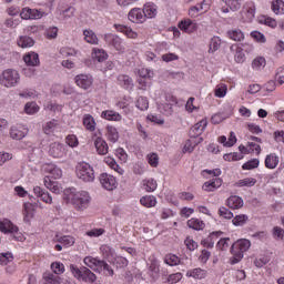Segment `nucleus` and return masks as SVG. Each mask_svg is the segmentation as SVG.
<instances>
[{"instance_id": "1", "label": "nucleus", "mask_w": 284, "mask_h": 284, "mask_svg": "<svg viewBox=\"0 0 284 284\" xmlns=\"http://www.w3.org/2000/svg\"><path fill=\"white\" fill-rule=\"evenodd\" d=\"M63 199L67 203H71L77 212H84V210H88V207H90V202L92 201L88 191L74 192L72 190H65Z\"/></svg>"}, {"instance_id": "2", "label": "nucleus", "mask_w": 284, "mask_h": 284, "mask_svg": "<svg viewBox=\"0 0 284 284\" xmlns=\"http://www.w3.org/2000/svg\"><path fill=\"white\" fill-rule=\"evenodd\" d=\"M250 247H252V242L246 239L237 240L235 243H233L231 246V265H236V263H241V261H243V254H245V252H247Z\"/></svg>"}, {"instance_id": "3", "label": "nucleus", "mask_w": 284, "mask_h": 284, "mask_svg": "<svg viewBox=\"0 0 284 284\" xmlns=\"http://www.w3.org/2000/svg\"><path fill=\"white\" fill-rule=\"evenodd\" d=\"M75 174L78 179L84 183H92V181H94V169L87 162L78 163Z\"/></svg>"}, {"instance_id": "4", "label": "nucleus", "mask_w": 284, "mask_h": 284, "mask_svg": "<svg viewBox=\"0 0 284 284\" xmlns=\"http://www.w3.org/2000/svg\"><path fill=\"white\" fill-rule=\"evenodd\" d=\"M70 272L78 281H83L84 283H94V281H97V275L85 266L79 268L71 264Z\"/></svg>"}, {"instance_id": "5", "label": "nucleus", "mask_w": 284, "mask_h": 284, "mask_svg": "<svg viewBox=\"0 0 284 284\" xmlns=\"http://www.w3.org/2000/svg\"><path fill=\"white\" fill-rule=\"evenodd\" d=\"M19 81H21V75L17 70L12 69L4 70L0 77V83L4 88H14L19 85Z\"/></svg>"}, {"instance_id": "6", "label": "nucleus", "mask_w": 284, "mask_h": 284, "mask_svg": "<svg viewBox=\"0 0 284 284\" xmlns=\"http://www.w3.org/2000/svg\"><path fill=\"white\" fill-rule=\"evenodd\" d=\"M0 232L3 234H11V241H21V236H17V234H19V226L12 224L8 219L0 220Z\"/></svg>"}, {"instance_id": "7", "label": "nucleus", "mask_w": 284, "mask_h": 284, "mask_svg": "<svg viewBox=\"0 0 284 284\" xmlns=\"http://www.w3.org/2000/svg\"><path fill=\"white\" fill-rule=\"evenodd\" d=\"M104 40L109 45H112L118 52L123 54L125 52V47L123 45V41L119 36H114L112 33H108L104 36Z\"/></svg>"}, {"instance_id": "8", "label": "nucleus", "mask_w": 284, "mask_h": 284, "mask_svg": "<svg viewBox=\"0 0 284 284\" xmlns=\"http://www.w3.org/2000/svg\"><path fill=\"white\" fill-rule=\"evenodd\" d=\"M100 183L104 190L108 192H112V190H116V178L110 175L108 173H102L100 175Z\"/></svg>"}, {"instance_id": "9", "label": "nucleus", "mask_w": 284, "mask_h": 284, "mask_svg": "<svg viewBox=\"0 0 284 284\" xmlns=\"http://www.w3.org/2000/svg\"><path fill=\"white\" fill-rule=\"evenodd\" d=\"M65 145L59 142H53L49 145V154L53 159H63L65 156Z\"/></svg>"}, {"instance_id": "10", "label": "nucleus", "mask_w": 284, "mask_h": 284, "mask_svg": "<svg viewBox=\"0 0 284 284\" xmlns=\"http://www.w3.org/2000/svg\"><path fill=\"white\" fill-rule=\"evenodd\" d=\"M129 21H131L132 23H144L145 21V14L143 9L141 8H133L129 14Z\"/></svg>"}, {"instance_id": "11", "label": "nucleus", "mask_w": 284, "mask_h": 284, "mask_svg": "<svg viewBox=\"0 0 284 284\" xmlns=\"http://www.w3.org/2000/svg\"><path fill=\"white\" fill-rule=\"evenodd\" d=\"M93 81L92 75L79 74L75 77V83L82 90H89V88H92Z\"/></svg>"}, {"instance_id": "12", "label": "nucleus", "mask_w": 284, "mask_h": 284, "mask_svg": "<svg viewBox=\"0 0 284 284\" xmlns=\"http://www.w3.org/2000/svg\"><path fill=\"white\" fill-rule=\"evenodd\" d=\"M45 14L44 12H41L38 9H30V8H23L20 12L21 19L28 20V19H41Z\"/></svg>"}, {"instance_id": "13", "label": "nucleus", "mask_w": 284, "mask_h": 284, "mask_svg": "<svg viewBox=\"0 0 284 284\" xmlns=\"http://www.w3.org/2000/svg\"><path fill=\"white\" fill-rule=\"evenodd\" d=\"M207 128V120H201L195 125H193L189 132L191 139H196V136H201L203 132Z\"/></svg>"}, {"instance_id": "14", "label": "nucleus", "mask_w": 284, "mask_h": 284, "mask_svg": "<svg viewBox=\"0 0 284 284\" xmlns=\"http://www.w3.org/2000/svg\"><path fill=\"white\" fill-rule=\"evenodd\" d=\"M243 14V19L244 21H252V19H254V16L256 14V7L250 2L247 3L246 6L243 7V10H242Z\"/></svg>"}, {"instance_id": "15", "label": "nucleus", "mask_w": 284, "mask_h": 284, "mask_svg": "<svg viewBox=\"0 0 284 284\" xmlns=\"http://www.w3.org/2000/svg\"><path fill=\"white\" fill-rule=\"evenodd\" d=\"M28 134V129L23 126H12L10 131L11 139H16V141H21V139L26 138Z\"/></svg>"}, {"instance_id": "16", "label": "nucleus", "mask_w": 284, "mask_h": 284, "mask_svg": "<svg viewBox=\"0 0 284 284\" xmlns=\"http://www.w3.org/2000/svg\"><path fill=\"white\" fill-rule=\"evenodd\" d=\"M142 10L144 12V19H154V17H156V14L159 12L156 4H154L152 2L144 4Z\"/></svg>"}, {"instance_id": "17", "label": "nucleus", "mask_w": 284, "mask_h": 284, "mask_svg": "<svg viewBox=\"0 0 284 284\" xmlns=\"http://www.w3.org/2000/svg\"><path fill=\"white\" fill-rule=\"evenodd\" d=\"M44 186L53 194H61V186H59V182L52 181L50 176H45L43 180Z\"/></svg>"}, {"instance_id": "18", "label": "nucleus", "mask_w": 284, "mask_h": 284, "mask_svg": "<svg viewBox=\"0 0 284 284\" xmlns=\"http://www.w3.org/2000/svg\"><path fill=\"white\" fill-rule=\"evenodd\" d=\"M114 28L118 32H122V34H125L128 39H136V37H139V33L133 31L130 27L123 24H114Z\"/></svg>"}, {"instance_id": "19", "label": "nucleus", "mask_w": 284, "mask_h": 284, "mask_svg": "<svg viewBox=\"0 0 284 284\" xmlns=\"http://www.w3.org/2000/svg\"><path fill=\"white\" fill-rule=\"evenodd\" d=\"M33 192L38 199H41V201H43V203L52 204V195H50V193L48 192H44L41 186L33 187Z\"/></svg>"}, {"instance_id": "20", "label": "nucleus", "mask_w": 284, "mask_h": 284, "mask_svg": "<svg viewBox=\"0 0 284 284\" xmlns=\"http://www.w3.org/2000/svg\"><path fill=\"white\" fill-rule=\"evenodd\" d=\"M231 52L234 53V60L237 63H245V53H243V47H239L236 44L231 45L230 48Z\"/></svg>"}, {"instance_id": "21", "label": "nucleus", "mask_w": 284, "mask_h": 284, "mask_svg": "<svg viewBox=\"0 0 284 284\" xmlns=\"http://www.w3.org/2000/svg\"><path fill=\"white\" fill-rule=\"evenodd\" d=\"M227 205L231 210H241V207L244 205V202L241 196L232 195L227 199Z\"/></svg>"}, {"instance_id": "22", "label": "nucleus", "mask_w": 284, "mask_h": 284, "mask_svg": "<svg viewBox=\"0 0 284 284\" xmlns=\"http://www.w3.org/2000/svg\"><path fill=\"white\" fill-rule=\"evenodd\" d=\"M118 83L121 88H124V90H130V88L134 85V81L128 74L118 75Z\"/></svg>"}, {"instance_id": "23", "label": "nucleus", "mask_w": 284, "mask_h": 284, "mask_svg": "<svg viewBox=\"0 0 284 284\" xmlns=\"http://www.w3.org/2000/svg\"><path fill=\"white\" fill-rule=\"evenodd\" d=\"M94 145L97 149L98 154L105 156L108 154V142L103 140V138H97L94 140Z\"/></svg>"}, {"instance_id": "24", "label": "nucleus", "mask_w": 284, "mask_h": 284, "mask_svg": "<svg viewBox=\"0 0 284 284\" xmlns=\"http://www.w3.org/2000/svg\"><path fill=\"white\" fill-rule=\"evenodd\" d=\"M221 234H223V232H221V231H216V232L211 233L207 236V239L202 241L204 247H209V248L214 247V243H216V241L219 240V236H221Z\"/></svg>"}, {"instance_id": "25", "label": "nucleus", "mask_w": 284, "mask_h": 284, "mask_svg": "<svg viewBox=\"0 0 284 284\" xmlns=\"http://www.w3.org/2000/svg\"><path fill=\"white\" fill-rule=\"evenodd\" d=\"M179 28L183 30V32H194V30H196V23L191 19H185L179 23Z\"/></svg>"}, {"instance_id": "26", "label": "nucleus", "mask_w": 284, "mask_h": 284, "mask_svg": "<svg viewBox=\"0 0 284 284\" xmlns=\"http://www.w3.org/2000/svg\"><path fill=\"white\" fill-rule=\"evenodd\" d=\"M277 165H278V156L276 153H271L266 155L265 168H267L268 170H276Z\"/></svg>"}, {"instance_id": "27", "label": "nucleus", "mask_w": 284, "mask_h": 284, "mask_svg": "<svg viewBox=\"0 0 284 284\" xmlns=\"http://www.w3.org/2000/svg\"><path fill=\"white\" fill-rule=\"evenodd\" d=\"M23 61L27 65L34 68L36 65H39V54L36 52L28 53L23 57Z\"/></svg>"}, {"instance_id": "28", "label": "nucleus", "mask_w": 284, "mask_h": 284, "mask_svg": "<svg viewBox=\"0 0 284 284\" xmlns=\"http://www.w3.org/2000/svg\"><path fill=\"white\" fill-rule=\"evenodd\" d=\"M216 187H221V179L210 180V181L205 182L202 186V189L205 192H214V190H216Z\"/></svg>"}, {"instance_id": "29", "label": "nucleus", "mask_w": 284, "mask_h": 284, "mask_svg": "<svg viewBox=\"0 0 284 284\" xmlns=\"http://www.w3.org/2000/svg\"><path fill=\"white\" fill-rule=\"evenodd\" d=\"M83 125L89 132H94L97 130V122L94 121V118L90 114H85L83 116Z\"/></svg>"}, {"instance_id": "30", "label": "nucleus", "mask_w": 284, "mask_h": 284, "mask_svg": "<svg viewBox=\"0 0 284 284\" xmlns=\"http://www.w3.org/2000/svg\"><path fill=\"white\" fill-rule=\"evenodd\" d=\"M92 59L98 63H103V61L108 60V53L103 49H93Z\"/></svg>"}, {"instance_id": "31", "label": "nucleus", "mask_w": 284, "mask_h": 284, "mask_svg": "<svg viewBox=\"0 0 284 284\" xmlns=\"http://www.w3.org/2000/svg\"><path fill=\"white\" fill-rule=\"evenodd\" d=\"M84 265H87L91 270H94V272H99V267L101 265V260L94 258L92 256H87L84 258Z\"/></svg>"}, {"instance_id": "32", "label": "nucleus", "mask_w": 284, "mask_h": 284, "mask_svg": "<svg viewBox=\"0 0 284 284\" xmlns=\"http://www.w3.org/2000/svg\"><path fill=\"white\" fill-rule=\"evenodd\" d=\"M141 205L144 207H156V196L154 195H145L140 200Z\"/></svg>"}, {"instance_id": "33", "label": "nucleus", "mask_w": 284, "mask_h": 284, "mask_svg": "<svg viewBox=\"0 0 284 284\" xmlns=\"http://www.w3.org/2000/svg\"><path fill=\"white\" fill-rule=\"evenodd\" d=\"M83 34L87 43H91V45H97V43H99V38L97 37V33H94V31L85 29L83 31Z\"/></svg>"}, {"instance_id": "34", "label": "nucleus", "mask_w": 284, "mask_h": 284, "mask_svg": "<svg viewBox=\"0 0 284 284\" xmlns=\"http://www.w3.org/2000/svg\"><path fill=\"white\" fill-rule=\"evenodd\" d=\"M186 276L193 277V278H205L207 276V271L202 268H193L191 271L186 272Z\"/></svg>"}, {"instance_id": "35", "label": "nucleus", "mask_w": 284, "mask_h": 284, "mask_svg": "<svg viewBox=\"0 0 284 284\" xmlns=\"http://www.w3.org/2000/svg\"><path fill=\"white\" fill-rule=\"evenodd\" d=\"M59 129V121L52 120L44 124L43 132L44 134H53Z\"/></svg>"}, {"instance_id": "36", "label": "nucleus", "mask_w": 284, "mask_h": 284, "mask_svg": "<svg viewBox=\"0 0 284 284\" xmlns=\"http://www.w3.org/2000/svg\"><path fill=\"white\" fill-rule=\"evenodd\" d=\"M108 141L111 143H116L119 141V131L114 126H106Z\"/></svg>"}, {"instance_id": "37", "label": "nucleus", "mask_w": 284, "mask_h": 284, "mask_svg": "<svg viewBox=\"0 0 284 284\" xmlns=\"http://www.w3.org/2000/svg\"><path fill=\"white\" fill-rule=\"evenodd\" d=\"M210 9V4H207L205 1H203L199 7H191L189 10L190 17H196L201 10H204V12H207Z\"/></svg>"}, {"instance_id": "38", "label": "nucleus", "mask_w": 284, "mask_h": 284, "mask_svg": "<svg viewBox=\"0 0 284 284\" xmlns=\"http://www.w3.org/2000/svg\"><path fill=\"white\" fill-rule=\"evenodd\" d=\"M43 284H61V277L52 273H44Z\"/></svg>"}, {"instance_id": "39", "label": "nucleus", "mask_w": 284, "mask_h": 284, "mask_svg": "<svg viewBox=\"0 0 284 284\" xmlns=\"http://www.w3.org/2000/svg\"><path fill=\"white\" fill-rule=\"evenodd\" d=\"M229 39H232V41H243L245 39V34L241 29H234L231 31H227Z\"/></svg>"}, {"instance_id": "40", "label": "nucleus", "mask_w": 284, "mask_h": 284, "mask_svg": "<svg viewBox=\"0 0 284 284\" xmlns=\"http://www.w3.org/2000/svg\"><path fill=\"white\" fill-rule=\"evenodd\" d=\"M98 272L99 274L104 272L105 276H114V270H112V267L105 261H100Z\"/></svg>"}, {"instance_id": "41", "label": "nucleus", "mask_w": 284, "mask_h": 284, "mask_svg": "<svg viewBox=\"0 0 284 284\" xmlns=\"http://www.w3.org/2000/svg\"><path fill=\"white\" fill-rule=\"evenodd\" d=\"M102 119H106V121H121V114L114 111H103L101 114Z\"/></svg>"}, {"instance_id": "42", "label": "nucleus", "mask_w": 284, "mask_h": 284, "mask_svg": "<svg viewBox=\"0 0 284 284\" xmlns=\"http://www.w3.org/2000/svg\"><path fill=\"white\" fill-rule=\"evenodd\" d=\"M221 48V38L213 37L209 44V54H214Z\"/></svg>"}, {"instance_id": "43", "label": "nucleus", "mask_w": 284, "mask_h": 284, "mask_svg": "<svg viewBox=\"0 0 284 284\" xmlns=\"http://www.w3.org/2000/svg\"><path fill=\"white\" fill-rule=\"evenodd\" d=\"M18 45L20 48H32V45H34V40L28 36L20 37Z\"/></svg>"}, {"instance_id": "44", "label": "nucleus", "mask_w": 284, "mask_h": 284, "mask_svg": "<svg viewBox=\"0 0 284 284\" xmlns=\"http://www.w3.org/2000/svg\"><path fill=\"white\" fill-rule=\"evenodd\" d=\"M187 226L191 227V230H203L205 227V223L199 219H191L187 221Z\"/></svg>"}, {"instance_id": "45", "label": "nucleus", "mask_w": 284, "mask_h": 284, "mask_svg": "<svg viewBox=\"0 0 284 284\" xmlns=\"http://www.w3.org/2000/svg\"><path fill=\"white\" fill-rule=\"evenodd\" d=\"M267 65V62L265 61V58L263 57H257L252 61V68L253 70H263Z\"/></svg>"}, {"instance_id": "46", "label": "nucleus", "mask_w": 284, "mask_h": 284, "mask_svg": "<svg viewBox=\"0 0 284 284\" xmlns=\"http://www.w3.org/2000/svg\"><path fill=\"white\" fill-rule=\"evenodd\" d=\"M272 10L275 14H284V1L283 0H274L272 2Z\"/></svg>"}, {"instance_id": "47", "label": "nucleus", "mask_w": 284, "mask_h": 284, "mask_svg": "<svg viewBox=\"0 0 284 284\" xmlns=\"http://www.w3.org/2000/svg\"><path fill=\"white\" fill-rule=\"evenodd\" d=\"M158 185L159 184L156 183V180H154V179H149V180L143 181V189L145 190V192H154V190H156Z\"/></svg>"}, {"instance_id": "48", "label": "nucleus", "mask_w": 284, "mask_h": 284, "mask_svg": "<svg viewBox=\"0 0 284 284\" xmlns=\"http://www.w3.org/2000/svg\"><path fill=\"white\" fill-rule=\"evenodd\" d=\"M239 187H254L256 185V179L254 178H245L237 182Z\"/></svg>"}, {"instance_id": "49", "label": "nucleus", "mask_w": 284, "mask_h": 284, "mask_svg": "<svg viewBox=\"0 0 284 284\" xmlns=\"http://www.w3.org/2000/svg\"><path fill=\"white\" fill-rule=\"evenodd\" d=\"M203 141V138H200L197 142H193L192 141H186L184 144V148L182 150V152L185 154V152L192 153L194 152V148H196V145H199V143H201Z\"/></svg>"}, {"instance_id": "50", "label": "nucleus", "mask_w": 284, "mask_h": 284, "mask_svg": "<svg viewBox=\"0 0 284 284\" xmlns=\"http://www.w3.org/2000/svg\"><path fill=\"white\" fill-rule=\"evenodd\" d=\"M24 112L27 114H37L39 112V105L36 102H28L24 105Z\"/></svg>"}, {"instance_id": "51", "label": "nucleus", "mask_w": 284, "mask_h": 284, "mask_svg": "<svg viewBox=\"0 0 284 284\" xmlns=\"http://www.w3.org/2000/svg\"><path fill=\"white\" fill-rule=\"evenodd\" d=\"M136 108L139 110H148V108H150V102L148 101V98L145 97H140L138 100H136Z\"/></svg>"}, {"instance_id": "52", "label": "nucleus", "mask_w": 284, "mask_h": 284, "mask_svg": "<svg viewBox=\"0 0 284 284\" xmlns=\"http://www.w3.org/2000/svg\"><path fill=\"white\" fill-rule=\"evenodd\" d=\"M59 243L64 245V247H72V245H74V237L70 235H64L59 239Z\"/></svg>"}, {"instance_id": "53", "label": "nucleus", "mask_w": 284, "mask_h": 284, "mask_svg": "<svg viewBox=\"0 0 284 284\" xmlns=\"http://www.w3.org/2000/svg\"><path fill=\"white\" fill-rule=\"evenodd\" d=\"M226 6L233 12H236V11L241 10L242 2H241V0H226Z\"/></svg>"}, {"instance_id": "54", "label": "nucleus", "mask_w": 284, "mask_h": 284, "mask_svg": "<svg viewBox=\"0 0 284 284\" xmlns=\"http://www.w3.org/2000/svg\"><path fill=\"white\" fill-rule=\"evenodd\" d=\"M51 270L53 273L59 275V274H63V272H65V266L59 262H53L51 264Z\"/></svg>"}, {"instance_id": "55", "label": "nucleus", "mask_w": 284, "mask_h": 284, "mask_svg": "<svg viewBox=\"0 0 284 284\" xmlns=\"http://www.w3.org/2000/svg\"><path fill=\"white\" fill-rule=\"evenodd\" d=\"M13 260L12 253H2L0 255V265H8V263H12Z\"/></svg>"}, {"instance_id": "56", "label": "nucleus", "mask_w": 284, "mask_h": 284, "mask_svg": "<svg viewBox=\"0 0 284 284\" xmlns=\"http://www.w3.org/2000/svg\"><path fill=\"white\" fill-rule=\"evenodd\" d=\"M58 34H59V28L57 27H51L47 29L44 32V37H47L48 39H57Z\"/></svg>"}, {"instance_id": "57", "label": "nucleus", "mask_w": 284, "mask_h": 284, "mask_svg": "<svg viewBox=\"0 0 284 284\" xmlns=\"http://www.w3.org/2000/svg\"><path fill=\"white\" fill-rule=\"evenodd\" d=\"M224 161H241L243 159L242 153H226L223 155Z\"/></svg>"}, {"instance_id": "58", "label": "nucleus", "mask_w": 284, "mask_h": 284, "mask_svg": "<svg viewBox=\"0 0 284 284\" xmlns=\"http://www.w3.org/2000/svg\"><path fill=\"white\" fill-rule=\"evenodd\" d=\"M245 223H247V215L245 214L236 215L233 219V225L241 226V225H245Z\"/></svg>"}, {"instance_id": "59", "label": "nucleus", "mask_w": 284, "mask_h": 284, "mask_svg": "<svg viewBox=\"0 0 284 284\" xmlns=\"http://www.w3.org/2000/svg\"><path fill=\"white\" fill-rule=\"evenodd\" d=\"M258 159H253L242 165L243 170H256L258 168Z\"/></svg>"}, {"instance_id": "60", "label": "nucleus", "mask_w": 284, "mask_h": 284, "mask_svg": "<svg viewBox=\"0 0 284 284\" xmlns=\"http://www.w3.org/2000/svg\"><path fill=\"white\" fill-rule=\"evenodd\" d=\"M260 21L264 23V26H268V28H276V20L271 17L263 16Z\"/></svg>"}, {"instance_id": "61", "label": "nucleus", "mask_w": 284, "mask_h": 284, "mask_svg": "<svg viewBox=\"0 0 284 284\" xmlns=\"http://www.w3.org/2000/svg\"><path fill=\"white\" fill-rule=\"evenodd\" d=\"M219 214L222 216V219H234V214L225 206L220 207Z\"/></svg>"}, {"instance_id": "62", "label": "nucleus", "mask_w": 284, "mask_h": 284, "mask_svg": "<svg viewBox=\"0 0 284 284\" xmlns=\"http://www.w3.org/2000/svg\"><path fill=\"white\" fill-rule=\"evenodd\" d=\"M148 161L151 168H156L159 165V154L156 153L149 154Z\"/></svg>"}, {"instance_id": "63", "label": "nucleus", "mask_w": 284, "mask_h": 284, "mask_svg": "<svg viewBox=\"0 0 284 284\" xmlns=\"http://www.w3.org/2000/svg\"><path fill=\"white\" fill-rule=\"evenodd\" d=\"M128 258L123 256H116L114 258V265H116V267H128Z\"/></svg>"}, {"instance_id": "64", "label": "nucleus", "mask_w": 284, "mask_h": 284, "mask_svg": "<svg viewBox=\"0 0 284 284\" xmlns=\"http://www.w3.org/2000/svg\"><path fill=\"white\" fill-rule=\"evenodd\" d=\"M275 81L280 83V85H283L284 83V68H280L275 74Z\"/></svg>"}]
</instances>
